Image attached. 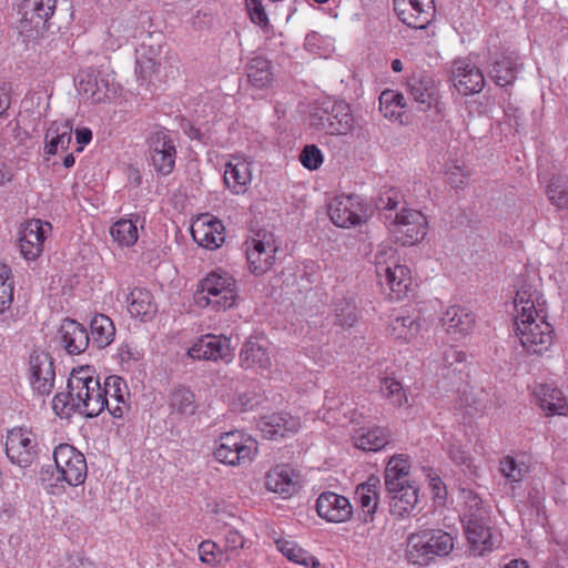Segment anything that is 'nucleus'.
Here are the masks:
<instances>
[{
	"label": "nucleus",
	"mask_w": 568,
	"mask_h": 568,
	"mask_svg": "<svg viewBox=\"0 0 568 568\" xmlns=\"http://www.w3.org/2000/svg\"><path fill=\"white\" fill-rule=\"evenodd\" d=\"M67 387V393H57L52 399V409L60 418L68 419L75 413L97 417L108 406L100 379L89 366L73 369Z\"/></svg>",
	"instance_id": "f257e3e1"
},
{
	"label": "nucleus",
	"mask_w": 568,
	"mask_h": 568,
	"mask_svg": "<svg viewBox=\"0 0 568 568\" xmlns=\"http://www.w3.org/2000/svg\"><path fill=\"white\" fill-rule=\"evenodd\" d=\"M409 464L403 455L393 456L384 471V484L390 497V513L397 516L408 515L418 500V487L408 479Z\"/></svg>",
	"instance_id": "f03ea898"
},
{
	"label": "nucleus",
	"mask_w": 568,
	"mask_h": 568,
	"mask_svg": "<svg viewBox=\"0 0 568 568\" xmlns=\"http://www.w3.org/2000/svg\"><path fill=\"white\" fill-rule=\"evenodd\" d=\"M236 282L226 272H211L197 285L194 301L200 307L225 311L235 304Z\"/></svg>",
	"instance_id": "7ed1b4c3"
},
{
	"label": "nucleus",
	"mask_w": 568,
	"mask_h": 568,
	"mask_svg": "<svg viewBox=\"0 0 568 568\" xmlns=\"http://www.w3.org/2000/svg\"><path fill=\"white\" fill-rule=\"evenodd\" d=\"M257 453V442L242 432L224 433L217 440L214 457L229 466L250 464Z\"/></svg>",
	"instance_id": "20e7f679"
},
{
	"label": "nucleus",
	"mask_w": 568,
	"mask_h": 568,
	"mask_svg": "<svg viewBox=\"0 0 568 568\" xmlns=\"http://www.w3.org/2000/svg\"><path fill=\"white\" fill-rule=\"evenodd\" d=\"M546 315H532V318L515 321L516 333L523 347L531 354L540 355L552 344V327L545 320Z\"/></svg>",
	"instance_id": "39448f33"
},
{
	"label": "nucleus",
	"mask_w": 568,
	"mask_h": 568,
	"mask_svg": "<svg viewBox=\"0 0 568 568\" xmlns=\"http://www.w3.org/2000/svg\"><path fill=\"white\" fill-rule=\"evenodd\" d=\"M148 161L154 171L168 176L175 166L176 145L175 140L166 129L152 132L146 139Z\"/></svg>",
	"instance_id": "423d86ee"
},
{
	"label": "nucleus",
	"mask_w": 568,
	"mask_h": 568,
	"mask_svg": "<svg viewBox=\"0 0 568 568\" xmlns=\"http://www.w3.org/2000/svg\"><path fill=\"white\" fill-rule=\"evenodd\" d=\"M369 213L368 204L354 194L335 196L328 205L329 219L338 227L359 225L367 220Z\"/></svg>",
	"instance_id": "0eeeda50"
},
{
	"label": "nucleus",
	"mask_w": 568,
	"mask_h": 568,
	"mask_svg": "<svg viewBox=\"0 0 568 568\" xmlns=\"http://www.w3.org/2000/svg\"><path fill=\"white\" fill-rule=\"evenodd\" d=\"M55 467L60 477L69 486H80L85 481L88 465L84 455L70 444H60L53 450Z\"/></svg>",
	"instance_id": "6e6552de"
},
{
	"label": "nucleus",
	"mask_w": 568,
	"mask_h": 568,
	"mask_svg": "<svg viewBox=\"0 0 568 568\" xmlns=\"http://www.w3.org/2000/svg\"><path fill=\"white\" fill-rule=\"evenodd\" d=\"M245 244L250 272L255 275L266 273L273 265L277 252L273 234L266 231H258Z\"/></svg>",
	"instance_id": "1a4fd4ad"
},
{
	"label": "nucleus",
	"mask_w": 568,
	"mask_h": 568,
	"mask_svg": "<svg viewBox=\"0 0 568 568\" xmlns=\"http://www.w3.org/2000/svg\"><path fill=\"white\" fill-rule=\"evenodd\" d=\"M55 4L57 0H22L19 8L20 33L31 38L33 33L42 32L54 13Z\"/></svg>",
	"instance_id": "9d476101"
},
{
	"label": "nucleus",
	"mask_w": 568,
	"mask_h": 568,
	"mask_svg": "<svg viewBox=\"0 0 568 568\" xmlns=\"http://www.w3.org/2000/svg\"><path fill=\"white\" fill-rule=\"evenodd\" d=\"M78 88L93 103L110 100L118 93V83L113 74L98 69L83 71L79 75Z\"/></svg>",
	"instance_id": "9b49d317"
},
{
	"label": "nucleus",
	"mask_w": 568,
	"mask_h": 568,
	"mask_svg": "<svg viewBox=\"0 0 568 568\" xmlns=\"http://www.w3.org/2000/svg\"><path fill=\"white\" fill-rule=\"evenodd\" d=\"M28 378L37 394L41 396L51 394L54 388L55 367L54 359L50 353L34 349L30 354Z\"/></svg>",
	"instance_id": "f8f14e48"
},
{
	"label": "nucleus",
	"mask_w": 568,
	"mask_h": 568,
	"mask_svg": "<svg viewBox=\"0 0 568 568\" xmlns=\"http://www.w3.org/2000/svg\"><path fill=\"white\" fill-rule=\"evenodd\" d=\"M6 454L12 464L29 467L37 457V440L31 432L13 428L8 433Z\"/></svg>",
	"instance_id": "ddd939ff"
},
{
	"label": "nucleus",
	"mask_w": 568,
	"mask_h": 568,
	"mask_svg": "<svg viewBox=\"0 0 568 568\" xmlns=\"http://www.w3.org/2000/svg\"><path fill=\"white\" fill-rule=\"evenodd\" d=\"M424 217L420 212L403 209L394 213V219L388 225L403 245H413L426 235V230L419 222Z\"/></svg>",
	"instance_id": "4468645a"
},
{
	"label": "nucleus",
	"mask_w": 568,
	"mask_h": 568,
	"mask_svg": "<svg viewBox=\"0 0 568 568\" xmlns=\"http://www.w3.org/2000/svg\"><path fill=\"white\" fill-rule=\"evenodd\" d=\"M476 324L475 314L466 306L452 305L440 317V325L447 336L455 342L466 338Z\"/></svg>",
	"instance_id": "2eb2a0df"
},
{
	"label": "nucleus",
	"mask_w": 568,
	"mask_h": 568,
	"mask_svg": "<svg viewBox=\"0 0 568 568\" xmlns=\"http://www.w3.org/2000/svg\"><path fill=\"white\" fill-rule=\"evenodd\" d=\"M452 78L457 91L463 95L478 93L485 85L481 70L468 58L456 59L452 67Z\"/></svg>",
	"instance_id": "dca6fc26"
},
{
	"label": "nucleus",
	"mask_w": 568,
	"mask_h": 568,
	"mask_svg": "<svg viewBox=\"0 0 568 568\" xmlns=\"http://www.w3.org/2000/svg\"><path fill=\"white\" fill-rule=\"evenodd\" d=\"M187 355L193 359L229 362L232 358L231 341L225 336L204 335L192 344Z\"/></svg>",
	"instance_id": "f3484780"
},
{
	"label": "nucleus",
	"mask_w": 568,
	"mask_h": 568,
	"mask_svg": "<svg viewBox=\"0 0 568 568\" xmlns=\"http://www.w3.org/2000/svg\"><path fill=\"white\" fill-rule=\"evenodd\" d=\"M317 515L331 523H344L353 515L349 500L333 491L322 493L316 500Z\"/></svg>",
	"instance_id": "a211bd4d"
},
{
	"label": "nucleus",
	"mask_w": 568,
	"mask_h": 568,
	"mask_svg": "<svg viewBox=\"0 0 568 568\" xmlns=\"http://www.w3.org/2000/svg\"><path fill=\"white\" fill-rule=\"evenodd\" d=\"M463 523L470 549L475 555L483 556L485 552L491 551L495 548L496 541L494 540L488 525V518H477L473 515L471 519H467Z\"/></svg>",
	"instance_id": "6ab92c4d"
},
{
	"label": "nucleus",
	"mask_w": 568,
	"mask_h": 568,
	"mask_svg": "<svg viewBox=\"0 0 568 568\" xmlns=\"http://www.w3.org/2000/svg\"><path fill=\"white\" fill-rule=\"evenodd\" d=\"M257 427L267 439L283 438L300 428V419L288 413H272L260 418Z\"/></svg>",
	"instance_id": "aec40b11"
},
{
	"label": "nucleus",
	"mask_w": 568,
	"mask_h": 568,
	"mask_svg": "<svg viewBox=\"0 0 568 568\" xmlns=\"http://www.w3.org/2000/svg\"><path fill=\"white\" fill-rule=\"evenodd\" d=\"M45 230L41 220L28 221L19 231V245L22 256L34 261L43 250Z\"/></svg>",
	"instance_id": "412c9836"
},
{
	"label": "nucleus",
	"mask_w": 568,
	"mask_h": 568,
	"mask_svg": "<svg viewBox=\"0 0 568 568\" xmlns=\"http://www.w3.org/2000/svg\"><path fill=\"white\" fill-rule=\"evenodd\" d=\"M465 352L454 346L447 347L442 355L440 375L450 387L457 386L468 376V364Z\"/></svg>",
	"instance_id": "4be33fe9"
},
{
	"label": "nucleus",
	"mask_w": 568,
	"mask_h": 568,
	"mask_svg": "<svg viewBox=\"0 0 568 568\" xmlns=\"http://www.w3.org/2000/svg\"><path fill=\"white\" fill-rule=\"evenodd\" d=\"M59 337L62 347L70 355L83 353L90 344V336L87 328L71 318L63 320L59 328Z\"/></svg>",
	"instance_id": "5701e85b"
},
{
	"label": "nucleus",
	"mask_w": 568,
	"mask_h": 568,
	"mask_svg": "<svg viewBox=\"0 0 568 568\" xmlns=\"http://www.w3.org/2000/svg\"><path fill=\"white\" fill-rule=\"evenodd\" d=\"M193 240L207 250H215L224 242V225L214 217L199 220L191 229Z\"/></svg>",
	"instance_id": "b1692460"
},
{
	"label": "nucleus",
	"mask_w": 568,
	"mask_h": 568,
	"mask_svg": "<svg viewBox=\"0 0 568 568\" xmlns=\"http://www.w3.org/2000/svg\"><path fill=\"white\" fill-rule=\"evenodd\" d=\"M535 395L539 407L546 416L568 414V404L562 392L550 384H541L536 387Z\"/></svg>",
	"instance_id": "393cba45"
},
{
	"label": "nucleus",
	"mask_w": 568,
	"mask_h": 568,
	"mask_svg": "<svg viewBox=\"0 0 568 568\" xmlns=\"http://www.w3.org/2000/svg\"><path fill=\"white\" fill-rule=\"evenodd\" d=\"M224 184L234 194H244L252 182V172L250 163L245 160H237L235 162H227L225 164Z\"/></svg>",
	"instance_id": "a878e982"
},
{
	"label": "nucleus",
	"mask_w": 568,
	"mask_h": 568,
	"mask_svg": "<svg viewBox=\"0 0 568 568\" xmlns=\"http://www.w3.org/2000/svg\"><path fill=\"white\" fill-rule=\"evenodd\" d=\"M240 364L244 369L266 371L272 362L266 347L258 339L251 338L241 349Z\"/></svg>",
	"instance_id": "bb28decb"
},
{
	"label": "nucleus",
	"mask_w": 568,
	"mask_h": 568,
	"mask_svg": "<svg viewBox=\"0 0 568 568\" xmlns=\"http://www.w3.org/2000/svg\"><path fill=\"white\" fill-rule=\"evenodd\" d=\"M379 479L371 476L366 481L359 484L355 490V498L361 506V518L364 523L373 520L378 505L377 488Z\"/></svg>",
	"instance_id": "cd10ccee"
},
{
	"label": "nucleus",
	"mask_w": 568,
	"mask_h": 568,
	"mask_svg": "<svg viewBox=\"0 0 568 568\" xmlns=\"http://www.w3.org/2000/svg\"><path fill=\"white\" fill-rule=\"evenodd\" d=\"M128 311L131 316L142 322L151 321L158 312V306L150 291L135 287L128 296Z\"/></svg>",
	"instance_id": "c85d7f7f"
},
{
	"label": "nucleus",
	"mask_w": 568,
	"mask_h": 568,
	"mask_svg": "<svg viewBox=\"0 0 568 568\" xmlns=\"http://www.w3.org/2000/svg\"><path fill=\"white\" fill-rule=\"evenodd\" d=\"M392 264L393 266L389 267V272H384L382 275V285L386 284L389 287L393 300H400L406 295L412 284L409 270L407 266L400 265L398 260L392 261Z\"/></svg>",
	"instance_id": "c756f323"
},
{
	"label": "nucleus",
	"mask_w": 568,
	"mask_h": 568,
	"mask_svg": "<svg viewBox=\"0 0 568 568\" xmlns=\"http://www.w3.org/2000/svg\"><path fill=\"white\" fill-rule=\"evenodd\" d=\"M519 64L517 58L500 55L493 60L488 74L499 87L513 85L517 79Z\"/></svg>",
	"instance_id": "7c9ffc66"
},
{
	"label": "nucleus",
	"mask_w": 568,
	"mask_h": 568,
	"mask_svg": "<svg viewBox=\"0 0 568 568\" xmlns=\"http://www.w3.org/2000/svg\"><path fill=\"white\" fill-rule=\"evenodd\" d=\"M394 10L406 26L414 29H426L424 0H394Z\"/></svg>",
	"instance_id": "2f4dec72"
},
{
	"label": "nucleus",
	"mask_w": 568,
	"mask_h": 568,
	"mask_svg": "<svg viewBox=\"0 0 568 568\" xmlns=\"http://www.w3.org/2000/svg\"><path fill=\"white\" fill-rule=\"evenodd\" d=\"M247 540L234 528H229L224 534L222 551L229 568H247L246 561L241 560V552L246 547Z\"/></svg>",
	"instance_id": "473e14b6"
},
{
	"label": "nucleus",
	"mask_w": 568,
	"mask_h": 568,
	"mask_svg": "<svg viewBox=\"0 0 568 568\" xmlns=\"http://www.w3.org/2000/svg\"><path fill=\"white\" fill-rule=\"evenodd\" d=\"M265 486L270 491L283 498L292 496L296 490L293 471L287 467H276L267 473Z\"/></svg>",
	"instance_id": "72a5a7b5"
},
{
	"label": "nucleus",
	"mask_w": 568,
	"mask_h": 568,
	"mask_svg": "<svg viewBox=\"0 0 568 568\" xmlns=\"http://www.w3.org/2000/svg\"><path fill=\"white\" fill-rule=\"evenodd\" d=\"M169 406L172 415L190 417L197 409L195 394L187 387L178 386L170 394Z\"/></svg>",
	"instance_id": "f704fd0d"
},
{
	"label": "nucleus",
	"mask_w": 568,
	"mask_h": 568,
	"mask_svg": "<svg viewBox=\"0 0 568 568\" xmlns=\"http://www.w3.org/2000/svg\"><path fill=\"white\" fill-rule=\"evenodd\" d=\"M90 342L98 348L110 345L115 335V327L110 317L103 314L93 316L90 323Z\"/></svg>",
	"instance_id": "c9c22d12"
},
{
	"label": "nucleus",
	"mask_w": 568,
	"mask_h": 568,
	"mask_svg": "<svg viewBox=\"0 0 568 568\" xmlns=\"http://www.w3.org/2000/svg\"><path fill=\"white\" fill-rule=\"evenodd\" d=\"M248 82L257 88H267L273 81L272 63L264 57H254L246 64Z\"/></svg>",
	"instance_id": "e433bc0d"
},
{
	"label": "nucleus",
	"mask_w": 568,
	"mask_h": 568,
	"mask_svg": "<svg viewBox=\"0 0 568 568\" xmlns=\"http://www.w3.org/2000/svg\"><path fill=\"white\" fill-rule=\"evenodd\" d=\"M389 433L379 427L371 429H359L353 436L355 446L365 452H377L389 443Z\"/></svg>",
	"instance_id": "4c0bfd02"
},
{
	"label": "nucleus",
	"mask_w": 568,
	"mask_h": 568,
	"mask_svg": "<svg viewBox=\"0 0 568 568\" xmlns=\"http://www.w3.org/2000/svg\"><path fill=\"white\" fill-rule=\"evenodd\" d=\"M72 125L68 122H53L45 133V151L57 154L59 149L67 150L71 143Z\"/></svg>",
	"instance_id": "58836bf2"
},
{
	"label": "nucleus",
	"mask_w": 568,
	"mask_h": 568,
	"mask_svg": "<svg viewBox=\"0 0 568 568\" xmlns=\"http://www.w3.org/2000/svg\"><path fill=\"white\" fill-rule=\"evenodd\" d=\"M277 550L290 561L304 567L316 568L320 564L308 551L301 548L295 541L285 538L275 540Z\"/></svg>",
	"instance_id": "ea45409f"
},
{
	"label": "nucleus",
	"mask_w": 568,
	"mask_h": 568,
	"mask_svg": "<svg viewBox=\"0 0 568 568\" xmlns=\"http://www.w3.org/2000/svg\"><path fill=\"white\" fill-rule=\"evenodd\" d=\"M329 120L333 126V134H347L354 128V116L351 108L345 102H329Z\"/></svg>",
	"instance_id": "a19ab883"
},
{
	"label": "nucleus",
	"mask_w": 568,
	"mask_h": 568,
	"mask_svg": "<svg viewBox=\"0 0 568 568\" xmlns=\"http://www.w3.org/2000/svg\"><path fill=\"white\" fill-rule=\"evenodd\" d=\"M158 55L159 50H154L152 47H149L146 50V48L142 45L141 50H138L135 73L142 83L149 82L153 74L159 71L161 63Z\"/></svg>",
	"instance_id": "79ce46f5"
},
{
	"label": "nucleus",
	"mask_w": 568,
	"mask_h": 568,
	"mask_svg": "<svg viewBox=\"0 0 568 568\" xmlns=\"http://www.w3.org/2000/svg\"><path fill=\"white\" fill-rule=\"evenodd\" d=\"M546 194L557 210H568V176L554 175L546 187Z\"/></svg>",
	"instance_id": "37998d69"
},
{
	"label": "nucleus",
	"mask_w": 568,
	"mask_h": 568,
	"mask_svg": "<svg viewBox=\"0 0 568 568\" xmlns=\"http://www.w3.org/2000/svg\"><path fill=\"white\" fill-rule=\"evenodd\" d=\"M110 234L120 246H131L138 241V227L131 220L116 221L111 226Z\"/></svg>",
	"instance_id": "c03bdc74"
},
{
	"label": "nucleus",
	"mask_w": 568,
	"mask_h": 568,
	"mask_svg": "<svg viewBox=\"0 0 568 568\" xmlns=\"http://www.w3.org/2000/svg\"><path fill=\"white\" fill-rule=\"evenodd\" d=\"M536 302L537 297H534L528 291H518L514 301L517 312L515 321L532 318V315L539 316V313H544L542 308L536 307Z\"/></svg>",
	"instance_id": "a18cd8bd"
},
{
	"label": "nucleus",
	"mask_w": 568,
	"mask_h": 568,
	"mask_svg": "<svg viewBox=\"0 0 568 568\" xmlns=\"http://www.w3.org/2000/svg\"><path fill=\"white\" fill-rule=\"evenodd\" d=\"M454 548V540L450 534L440 529L428 530V554L447 556Z\"/></svg>",
	"instance_id": "49530a36"
},
{
	"label": "nucleus",
	"mask_w": 568,
	"mask_h": 568,
	"mask_svg": "<svg viewBox=\"0 0 568 568\" xmlns=\"http://www.w3.org/2000/svg\"><path fill=\"white\" fill-rule=\"evenodd\" d=\"M428 488L430 490L432 499L436 507L435 510L433 511V515H435L438 511L440 516L443 511L446 509L445 507L448 499L446 484L442 480L439 476L428 471Z\"/></svg>",
	"instance_id": "de8ad7c7"
},
{
	"label": "nucleus",
	"mask_w": 568,
	"mask_h": 568,
	"mask_svg": "<svg viewBox=\"0 0 568 568\" xmlns=\"http://www.w3.org/2000/svg\"><path fill=\"white\" fill-rule=\"evenodd\" d=\"M336 322L342 326L352 327L359 317V311L354 301L351 298H342L335 303Z\"/></svg>",
	"instance_id": "09e8293b"
},
{
	"label": "nucleus",
	"mask_w": 568,
	"mask_h": 568,
	"mask_svg": "<svg viewBox=\"0 0 568 568\" xmlns=\"http://www.w3.org/2000/svg\"><path fill=\"white\" fill-rule=\"evenodd\" d=\"M406 556L413 565L419 567L426 565V539L424 534H413L408 538Z\"/></svg>",
	"instance_id": "8fccbe9b"
},
{
	"label": "nucleus",
	"mask_w": 568,
	"mask_h": 568,
	"mask_svg": "<svg viewBox=\"0 0 568 568\" xmlns=\"http://www.w3.org/2000/svg\"><path fill=\"white\" fill-rule=\"evenodd\" d=\"M199 556L202 562L229 567L221 547L212 540H204L199 545Z\"/></svg>",
	"instance_id": "3c124183"
},
{
	"label": "nucleus",
	"mask_w": 568,
	"mask_h": 568,
	"mask_svg": "<svg viewBox=\"0 0 568 568\" xmlns=\"http://www.w3.org/2000/svg\"><path fill=\"white\" fill-rule=\"evenodd\" d=\"M499 471L509 483L518 484L527 473V466L511 456H505L500 459Z\"/></svg>",
	"instance_id": "603ef678"
},
{
	"label": "nucleus",
	"mask_w": 568,
	"mask_h": 568,
	"mask_svg": "<svg viewBox=\"0 0 568 568\" xmlns=\"http://www.w3.org/2000/svg\"><path fill=\"white\" fill-rule=\"evenodd\" d=\"M40 480L44 489L51 495H58L65 488V481L60 477V471L52 466L42 467L40 470Z\"/></svg>",
	"instance_id": "864d4df0"
},
{
	"label": "nucleus",
	"mask_w": 568,
	"mask_h": 568,
	"mask_svg": "<svg viewBox=\"0 0 568 568\" xmlns=\"http://www.w3.org/2000/svg\"><path fill=\"white\" fill-rule=\"evenodd\" d=\"M13 301V282L11 281V270L6 264L0 263V314H2Z\"/></svg>",
	"instance_id": "5fc2aeb1"
},
{
	"label": "nucleus",
	"mask_w": 568,
	"mask_h": 568,
	"mask_svg": "<svg viewBox=\"0 0 568 568\" xmlns=\"http://www.w3.org/2000/svg\"><path fill=\"white\" fill-rule=\"evenodd\" d=\"M404 108L405 98L400 93H396L392 90H385L379 97V110L383 112L385 118L397 119L399 113L396 111H388V108Z\"/></svg>",
	"instance_id": "6e6d98bb"
},
{
	"label": "nucleus",
	"mask_w": 568,
	"mask_h": 568,
	"mask_svg": "<svg viewBox=\"0 0 568 568\" xmlns=\"http://www.w3.org/2000/svg\"><path fill=\"white\" fill-rule=\"evenodd\" d=\"M462 404L474 409L475 412H484L487 408L488 394L484 388L470 387L464 390L460 397Z\"/></svg>",
	"instance_id": "4d7b16f0"
},
{
	"label": "nucleus",
	"mask_w": 568,
	"mask_h": 568,
	"mask_svg": "<svg viewBox=\"0 0 568 568\" xmlns=\"http://www.w3.org/2000/svg\"><path fill=\"white\" fill-rule=\"evenodd\" d=\"M329 119L328 103H324L314 108L313 112L311 113V125L318 131L333 134V126Z\"/></svg>",
	"instance_id": "13d9d810"
},
{
	"label": "nucleus",
	"mask_w": 568,
	"mask_h": 568,
	"mask_svg": "<svg viewBox=\"0 0 568 568\" xmlns=\"http://www.w3.org/2000/svg\"><path fill=\"white\" fill-rule=\"evenodd\" d=\"M465 499L466 510L464 514L463 521L471 519L473 515H475L477 518H488V511L484 507V501L476 493H474L473 490L466 491Z\"/></svg>",
	"instance_id": "bf43d9fd"
},
{
	"label": "nucleus",
	"mask_w": 568,
	"mask_h": 568,
	"mask_svg": "<svg viewBox=\"0 0 568 568\" xmlns=\"http://www.w3.org/2000/svg\"><path fill=\"white\" fill-rule=\"evenodd\" d=\"M446 175L452 187L458 190L464 189L466 181L470 176V172L466 170L464 164L454 161L447 165Z\"/></svg>",
	"instance_id": "052dcab7"
},
{
	"label": "nucleus",
	"mask_w": 568,
	"mask_h": 568,
	"mask_svg": "<svg viewBox=\"0 0 568 568\" xmlns=\"http://www.w3.org/2000/svg\"><path fill=\"white\" fill-rule=\"evenodd\" d=\"M394 260H397L396 250L390 246H384L375 254V271L381 284H383V273L389 272V267L393 266L392 261Z\"/></svg>",
	"instance_id": "680f3d73"
},
{
	"label": "nucleus",
	"mask_w": 568,
	"mask_h": 568,
	"mask_svg": "<svg viewBox=\"0 0 568 568\" xmlns=\"http://www.w3.org/2000/svg\"><path fill=\"white\" fill-rule=\"evenodd\" d=\"M126 387L123 378L116 375L108 376L104 381L102 392L105 394V398L110 396L116 403L124 404V388Z\"/></svg>",
	"instance_id": "e2e57ef3"
},
{
	"label": "nucleus",
	"mask_w": 568,
	"mask_h": 568,
	"mask_svg": "<svg viewBox=\"0 0 568 568\" xmlns=\"http://www.w3.org/2000/svg\"><path fill=\"white\" fill-rule=\"evenodd\" d=\"M398 203V194L393 190H388L379 194L375 205L378 211L388 212L385 213V220L392 222L394 219L393 211L397 207Z\"/></svg>",
	"instance_id": "0e129e2a"
},
{
	"label": "nucleus",
	"mask_w": 568,
	"mask_h": 568,
	"mask_svg": "<svg viewBox=\"0 0 568 568\" xmlns=\"http://www.w3.org/2000/svg\"><path fill=\"white\" fill-rule=\"evenodd\" d=\"M300 161L304 168L317 170L323 163L322 151L315 144L305 145L301 151Z\"/></svg>",
	"instance_id": "69168bd1"
},
{
	"label": "nucleus",
	"mask_w": 568,
	"mask_h": 568,
	"mask_svg": "<svg viewBox=\"0 0 568 568\" xmlns=\"http://www.w3.org/2000/svg\"><path fill=\"white\" fill-rule=\"evenodd\" d=\"M245 2L252 22L266 28L268 26V18L261 0H245Z\"/></svg>",
	"instance_id": "338daca9"
},
{
	"label": "nucleus",
	"mask_w": 568,
	"mask_h": 568,
	"mask_svg": "<svg viewBox=\"0 0 568 568\" xmlns=\"http://www.w3.org/2000/svg\"><path fill=\"white\" fill-rule=\"evenodd\" d=\"M403 387L399 382L390 377H384L381 381V392L386 397H392L396 405L402 404Z\"/></svg>",
	"instance_id": "774afa93"
}]
</instances>
